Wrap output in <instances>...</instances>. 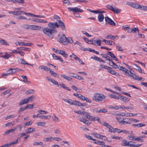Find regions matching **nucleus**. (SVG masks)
Segmentation results:
<instances>
[{"instance_id": "55", "label": "nucleus", "mask_w": 147, "mask_h": 147, "mask_svg": "<svg viewBox=\"0 0 147 147\" xmlns=\"http://www.w3.org/2000/svg\"><path fill=\"white\" fill-rule=\"evenodd\" d=\"M102 125L105 126V127H107L108 128L109 127H111V125L109 124L108 123H107L105 122H104L102 123H101Z\"/></svg>"}, {"instance_id": "40", "label": "nucleus", "mask_w": 147, "mask_h": 147, "mask_svg": "<svg viewBox=\"0 0 147 147\" xmlns=\"http://www.w3.org/2000/svg\"><path fill=\"white\" fill-rule=\"evenodd\" d=\"M122 28L125 30L127 31L129 33H130L131 29L129 27H125L124 26H123Z\"/></svg>"}, {"instance_id": "21", "label": "nucleus", "mask_w": 147, "mask_h": 147, "mask_svg": "<svg viewBox=\"0 0 147 147\" xmlns=\"http://www.w3.org/2000/svg\"><path fill=\"white\" fill-rule=\"evenodd\" d=\"M16 129L17 128L15 127L10 130L6 131L4 132L5 134H4V135H5L7 134H9L10 133H12L13 131L16 130Z\"/></svg>"}, {"instance_id": "41", "label": "nucleus", "mask_w": 147, "mask_h": 147, "mask_svg": "<svg viewBox=\"0 0 147 147\" xmlns=\"http://www.w3.org/2000/svg\"><path fill=\"white\" fill-rule=\"evenodd\" d=\"M116 119L120 123L122 124L123 119V118H121L120 117H117Z\"/></svg>"}, {"instance_id": "7", "label": "nucleus", "mask_w": 147, "mask_h": 147, "mask_svg": "<svg viewBox=\"0 0 147 147\" xmlns=\"http://www.w3.org/2000/svg\"><path fill=\"white\" fill-rule=\"evenodd\" d=\"M60 17L57 16V15H54L53 16V19H55V20H57V22H53V23H57V24H58V25H59V24H60L59 22H62L63 25H64V26L65 27V30H63V31H66V28H65V25L64 24V23H63V22L62 21H61V20H60Z\"/></svg>"}, {"instance_id": "2", "label": "nucleus", "mask_w": 147, "mask_h": 147, "mask_svg": "<svg viewBox=\"0 0 147 147\" xmlns=\"http://www.w3.org/2000/svg\"><path fill=\"white\" fill-rule=\"evenodd\" d=\"M119 69L120 70L123 71L125 73V75L131 77L135 80L139 81L142 80L143 79H144L143 81L144 80V79L142 77H140L135 74L132 73L130 71V74H129V70L123 67L120 66Z\"/></svg>"}, {"instance_id": "11", "label": "nucleus", "mask_w": 147, "mask_h": 147, "mask_svg": "<svg viewBox=\"0 0 147 147\" xmlns=\"http://www.w3.org/2000/svg\"><path fill=\"white\" fill-rule=\"evenodd\" d=\"M57 86L59 87H62L63 88L65 89L66 90H67L69 91H71V89L68 88V87H67L63 83H61V84H57Z\"/></svg>"}, {"instance_id": "39", "label": "nucleus", "mask_w": 147, "mask_h": 147, "mask_svg": "<svg viewBox=\"0 0 147 147\" xmlns=\"http://www.w3.org/2000/svg\"><path fill=\"white\" fill-rule=\"evenodd\" d=\"M120 95H119V96H117L115 94H111L110 96L111 98H114L116 100H119L120 98Z\"/></svg>"}, {"instance_id": "57", "label": "nucleus", "mask_w": 147, "mask_h": 147, "mask_svg": "<svg viewBox=\"0 0 147 147\" xmlns=\"http://www.w3.org/2000/svg\"><path fill=\"white\" fill-rule=\"evenodd\" d=\"M33 106L34 105L32 104H29L27 105L26 107H27V109L28 108L30 109H33Z\"/></svg>"}, {"instance_id": "12", "label": "nucleus", "mask_w": 147, "mask_h": 147, "mask_svg": "<svg viewBox=\"0 0 147 147\" xmlns=\"http://www.w3.org/2000/svg\"><path fill=\"white\" fill-rule=\"evenodd\" d=\"M146 125L145 124H142V123H135L132 124V126L136 128H139L142 127L144 126H145Z\"/></svg>"}, {"instance_id": "64", "label": "nucleus", "mask_w": 147, "mask_h": 147, "mask_svg": "<svg viewBox=\"0 0 147 147\" xmlns=\"http://www.w3.org/2000/svg\"><path fill=\"white\" fill-rule=\"evenodd\" d=\"M94 143L98 144L99 145H103V144H105V143L103 142L100 141H97L96 142H94Z\"/></svg>"}, {"instance_id": "5", "label": "nucleus", "mask_w": 147, "mask_h": 147, "mask_svg": "<svg viewBox=\"0 0 147 147\" xmlns=\"http://www.w3.org/2000/svg\"><path fill=\"white\" fill-rule=\"evenodd\" d=\"M57 38L59 42L65 45L67 44V38L64 34H59L57 36Z\"/></svg>"}, {"instance_id": "52", "label": "nucleus", "mask_w": 147, "mask_h": 147, "mask_svg": "<svg viewBox=\"0 0 147 147\" xmlns=\"http://www.w3.org/2000/svg\"><path fill=\"white\" fill-rule=\"evenodd\" d=\"M123 106L122 105H119V106H115L114 107H112L113 108H114L115 109H116L118 110L120 109H123Z\"/></svg>"}, {"instance_id": "22", "label": "nucleus", "mask_w": 147, "mask_h": 147, "mask_svg": "<svg viewBox=\"0 0 147 147\" xmlns=\"http://www.w3.org/2000/svg\"><path fill=\"white\" fill-rule=\"evenodd\" d=\"M10 2L17 3L20 4H23L24 2V0H10Z\"/></svg>"}, {"instance_id": "20", "label": "nucleus", "mask_w": 147, "mask_h": 147, "mask_svg": "<svg viewBox=\"0 0 147 147\" xmlns=\"http://www.w3.org/2000/svg\"><path fill=\"white\" fill-rule=\"evenodd\" d=\"M46 78L49 81L51 82L55 85H57V84H58V82H57L55 81V80L51 78H50L48 77H47Z\"/></svg>"}, {"instance_id": "49", "label": "nucleus", "mask_w": 147, "mask_h": 147, "mask_svg": "<svg viewBox=\"0 0 147 147\" xmlns=\"http://www.w3.org/2000/svg\"><path fill=\"white\" fill-rule=\"evenodd\" d=\"M130 33L135 32L136 31H139V29L137 28H130Z\"/></svg>"}, {"instance_id": "42", "label": "nucleus", "mask_w": 147, "mask_h": 147, "mask_svg": "<svg viewBox=\"0 0 147 147\" xmlns=\"http://www.w3.org/2000/svg\"><path fill=\"white\" fill-rule=\"evenodd\" d=\"M87 104L86 103H81L79 101H78L77 104V106L78 107H81V106H86Z\"/></svg>"}, {"instance_id": "23", "label": "nucleus", "mask_w": 147, "mask_h": 147, "mask_svg": "<svg viewBox=\"0 0 147 147\" xmlns=\"http://www.w3.org/2000/svg\"><path fill=\"white\" fill-rule=\"evenodd\" d=\"M141 5L138 3H133L132 7L136 9H140Z\"/></svg>"}, {"instance_id": "1", "label": "nucleus", "mask_w": 147, "mask_h": 147, "mask_svg": "<svg viewBox=\"0 0 147 147\" xmlns=\"http://www.w3.org/2000/svg\"><path fill=\"white\" fill-rule=\"evenodd\" d=\"M59 25L57 23L51 22L47 24L48 27L42 28V31L44 34L51 38H53L54 34L57 32L55 28L59 27L62 30H65L63 24L61 22H59Z\"/></svg>"}, {"instance_id": "4", "label": "nucleus", "mask_w": 147, "mask_h": 147, "mask_svg": "<svg viewBox=\"0 0 147 147\" xmlns=\"http://www.w3.org/2000/svg\"><path fill=\"white\" fill-rule=\"evenodd\" d=\"M85 117H86V119H88L89 120L93 121H97L98 122L101 123V122L99 117L92 116L88 113H87Z\"/></svg>"}, {"instance_id": "3", "label": "nucleus", "mask_w": 147, "mask_h": 147, "mask_svg": "<svg viewBox=\"0 0 147 147\" xmlns=\"http://www.w3.org/2000/svg\"><path fill=\"white\" fill-rule=\"evenodd\" d=\"M94 100L97 102L102 101L106 98V96L103 94L99 93H95L94 96Z\"/></svg>"}, {"instance_id": "13", "label": "nucleus", "mask_w": 147, "mask_h": 147, "mask_svg": "<svg viewBox=\"0 0 147 147\" xmlns=\"http://www.w3.org/2000/svg\"><path fill=\"white\" fill-rule=\"evenodd\" d=\"M131 118H126L123 119L122 124L125 125L127 124H131Z\"/></svg>"}, {"instance_id": "56", "label": "nucleus", "mask_w": 147, "mask_h": 147, "mask_svg": "<svg viewBox=\"0 0 147 147\" xmlns=\"http://www.w3.org/2000/svg\"><path fill=\"white\" fill-rule=\"evenodd\" d=\"M32 43H26L24 42H22L21 46H30L31 45Z\"/></svg>"}, {"instance_id": "34", "label": "nucleus", "mask_w": 147, "mask_h": 147, "mask_svg": "<svg viewBox=\"0 0 147 147\" xmlns=\"http://www.w3.org/2000/svg\"><path fill=\"white\" fill-rule=\"evenodd\" d=\"M0 44L2 45H9V44L8 43L6 40L3 39L1 40Z\"/></svg>"}, {"instance_id": "17", "label": "nucleus", "mask_w": 147, "mask_h": 147, "mask_svg": "<svg viewBox=\"0 0 147 147\" xmlns=\"http://www.w3.org/2000/svg\"><path fill=\"white\" fill-rule=\"evenodd\" d=\"M33 21H35L37 22L43 24H45L47 22V21L37 18H35V19L33 20Z\"/></svg>"}, {"instance_id": "37", "label": "nucleus", "mask_w": 147, "mask_h": 147, "mask_svg": "<svg viewBox=\"0 0 147 147\" xmlns=\"http://www.w3.org/2000/svg\"><path fill=\"white\" fill-rule=\"evenodd\" d=\"M129 142L126 140H124L122 141V143L121 144V145L123 146H128Z\"/></svg>"}, {"instance_id": "9", "label": "nucleus", "mask_w": 147, "mask_h": 147, "mask_svg": "<svg viewBox=\"0 0 147 147\" xmlns=\"http://www.w3.org/2000/svg\"><path fill=\"white\" fill-rule=\"evenodd\" d=\"M30 26L29 29L33 30H40L42 28L41 26L37 25H30Z\"/></svg>"}, {"instance_id": "32", "label": "nucleus", "mask_w": 147, "mask_h": 147, "mask_svg": "<svg viewBox=\"0 0 147 147\" xmlns=\"http://www.w3.org/2000/svg\"><path fill=\"white\" fill-rule=\"evenodd\" d=\"M73 95L75 96H76L81 99L82 100L83 99V98H84V96L82 95V94H76V93H74L73 94Z\"/></svg>"}, {"instance_id": "58", "label": "nucleus", "mask_w": 147, "mask_h": 147, "mask_svg": "<svg viewBox=\"0 0 147 147\" xmlns=\"http://www.w3.org/2000/svg\"><path fill=\"white\" fill-rule=\"evenodd\" d=\"M43 145V143L42 142H34L33 143V145L34 146H37L38 145Z\"/></svg>"}, {"instance_id": "33", "label": "nucleus", "mask_w": 147, "mask_h": 147, "mask_svg": "<svg viewBox=\"0 0 147 147\" xmlns=\"http://www.w3.org/2000/svg\"><path fill=\"white\" fill-rule=\"evenodd\" d=\"M121 9H119L118 8H114L112 11L114 13H118L121 11Z\"/></svg>"}, {"instance_id": "25", "label": "nucleus", "mask_w": 147, "mask_h": 147, "mask_svg": "<svg viewBox=\"0 0 147 147\" xmlns=\"http://www.w3.org/2000/svg\"><path fill=\"white\" fill-rule=\"evenodd\" d=\"M98 21L100 22L103 21L104 18V15L102 14H99L98 17Z\"/></svg>"}, {"instance_id": "61", "label": "nucleus", "mask_w": 147, "mask_h": 147, "mask_svg": "<svg viewBox=\"0 0 147 147\" xmlns=\"http://www.w3.org/2000/svg\"><path fill=\"white\" fill-rule=\"evenodd\" d=\"M16 18L18 19H21V20H27V18L25 17H24L23 16H17L16 17Z\"/></svg>"}, {"instance_id": "19", "label": "nucleus", "mask_w": 147, "mask_h": 147, "mask_svg": "<svg viewBox=\"0 0 147 147\" xmlns=\"http://www.w3.org/2000/svg\"><path fill=\"white\" fill-rule=\"evenodd\" d=\"M60 76L64 79L69 81H71L72 80V79L71 77H70L67 76H66L64 74H61L60 75Z\"/></svg>"}, {"instance_id": "62", "label": "nucleus", "mask_w": 147, "mask_h": 147, "mask_svg": "<svg viewBox=\"0 0 147 147\" xmlns=\"http://www.w3.org/2000/svg\"><path fill=\"white\" fill-rule=\"evenodd\" d=\"M50 73L52 74L53 76L54 77H57V76L58 75V77H59V75L55 73V72H54L53 71L50 70Z\"/></svg>"}, {"instance_id": "36", "label": "nucleus", "mask_w": 147, "mask_h": 147, "mask_svg": "<svg viewBox=\"0 0 147 147\" xmlns=\"http://www.w3.org/2000/svg\"><path fill=\"white\" fill-rule=\"evenodd\" d=\"M133 65H134L135 66H136L137 68L136 69L137 70H138V71L139 72L141 73H142L143 72H142V70L141 69V68L138 65H137L136 64H134Z\"/></svg>"}, {"instance_id": "10", "label": "nucleus", "mask_w": 147, "mask_h": 147, "mask_svg": "<svg viewBox=\"0 0 147 147\" xmlns=\"http://www.w3.org/2000/svg\"><path fill=\"white\" fill-rule=\"evenodd\" d=\"M0 54L3 55L1 56V57L6 59H7L9 58L11 56L10 54H8L7 52H4V53H0Z\"/></svg>"}, {"instance_id": "59", "label": "nucleus", "mask_w": 147, "mask_h": 147, "mask_svg": "<svg viewBox=\"0 0 147 147\" xmlns=\"http://www.w3.org/2000/svg\"><path fill=\"white\" fill-rule=\"evenodd\" d=\"M27 109V107H21L20 108L19 110L18 111V112L20 113L21 112L25 110L26 109Z\"/></svg>"}, {"instance_id": "60", "label": "nucleus", "mask_w": 147, "mask_h": 147, "mask_svg": "<svg viewBox=\"0 0 147 147\" xmlns=\"http://www.w3.org/2000/svg\"><path fill=\"white\" fill-rule=\"evenodd\" d=\"M64 51L62 50H57L55 52L56 53H58L59 54H60L61 55H63V53L64 52Z\"/></svg>"}, {"instance_id": "47", "label": "nucleus", "mask_w": 147, "mask_h": 147, "mask_svg": "<svg viewBox=\"0 0 147 147\" xmlns=\"http://www.w3.org/2000/svg\"><path fill=\"white\" fill-rule=\"evenodd\" d=\"M106 38L114 40V36L111 34H109L106 36Z\"/></svg>"}, {"instance_id": "54", "label": "nucleus", "mask_w": 147, "mask_h": 147, "mask_svg": "<svg viewBox=\"0 0 147 147\" xmlns=\"http://www.w3.org/2000/svg\"><path fill=\"white\" fill-rule=\"evenodd\" d=\"M106 44L109 45H115V43L114 41L110 40H107V42L106 43Z\"/></svg>"}, {"instance_id": "45", "label": "nucleus", "mask_w": 147, "mask_h": 147, "mask_svg": "<svg viewBox=\"0 0 147 147\" xmlns=\"http://www.w3.org/2000/svg\"><path fill=\"white\" fill-rule=\"evenodd\" d=\"M121 132H122L123 133L125 134H130L132 133V131H127L125 130H121Z\"/></svg>"}, {"instance_id": "43", "label": "nucleus", "mask_w": 147, "mask_h": 147, "mask_svg": "<svg viewBox=\"0 0 147 147\" xmlns=\"http://www.w3.org/2000/svg\"><path fill=\"white\" fill-rule=\"evenodd\" d=\"M30 25L28 24H24L21 26V27L24 29H29Z\"/></svg>"}, {"instance_id": "15", "label": "nucleus", "mask_w": 147, "mask_h": 147, "mask_svg": "<svg viewBox=\"0 0 147 147\" xmlns=\"http://www.w3.org/2000/svg\"><path fill=\"white\" fill-rule=\"evenodd\" d=\"M119 99H120L121 100L125 102L129 101L130 100V98H128L125 96L121 95H120Z\"/></svg>"}, {"instance_id": "50", "label": "nucleus", "mask_w": 147, "mask_h": 147, "mask_svg": "<svg viewBox=\"0 0 147 147\" xmlns=\"http://www.w3.org/2000/svg\"><path fill=\"white\" fill-rule=\"evenodd\" d=\"M37 125L38 126H45L46 124V123L45 122H40L37 123Z\"/></svg>"}, {"instance_id": "26", "label": "nucleus", "mask_w": 147, "mask_h": 147, "mask_svg": "<svg viewBox=\"0 0 147 147\" xmlns=\"http://www.w3.org/2000/svg\"><path fill=\"white\" fill-rule=\"evenodd\" d=\"M74 112L75 113H76L78 114L81 115H85V116L86 115V113H87L85 111H82L81 110L78 111H74Z\"/></svg>"}, {"instance_id": "44", "label": "nucleus", "mask_w": 147, "mask_h": 147, "mask_svg": "<svg viewBox=\"0 0 147 147\" xmlns=\"http://www.w3.org/2000/svg\"><path fill=\"white\" fill-rule=\"evenodd\" d=\"M35 98V96L34 95H32L27 98L28 99V102L29 101L33 100Z\"/></svg>"}, {"instance_id": "27", "label": "nucleus", "mask_w": 147, "mask_h": 147, "mask_svg": "<svg viewBox=\"0 0 147 147\" xmlns=\"http://www.w3.org/2000/svg\"><path fill=\"white\" fill-rule=\"evenodd\" d=\"M53 140V138L51 136L49 137H47L44 138L43 141L45 142L52 141Z\"/></svg>"}, {"instance_id": "38", "label": "nucleus", "mask_w": 147, "mask_h": 147, "mask_svg": "<svg viewBox=\"0 0 147 147\" xmlns=\"http://www.w3.org/2000/svg\"><path fill=\"white\" fill-rule=\"evenodd\" d=\"M86 117H84L83 116L82 117V118H80L79 119V120L80 121H81L85 124L86 123V122H88L87 120L86 119Z\"/></svg>"}, {"instance_id": "53", "label": "nucleus", "mask_w": 147, "mask_h": 147, "mask_svg": "<svg viewBox=\"0 0 147 147\" xmlns=\"http://www.w3.org/2000/svg\"><path fill=\"white\" fill-rule=\"evenodd\" d=\"M67 44H68V43H73V40L71 37H68V38H67Z\"/></svg>"}, {"instance_id": "28", "label": "nucleus", "mask_w": 147, "mask_h": 147, "mask_svg": "<svg viewBox=\"0 0 147 147\" xmlns=\"http://www.w3.org/2000/svg\"><path fill=\"white\" fill-rule=\"evenodd\" d=\"M107 111L106 109H100L99 110H96V113H105L107 112Z\"/></svg>"}, {"instance_id": "63", "label": "nucleus", "mask_w": 147, "mask_h": 147, "mask_svg": "<svg viewBox=\"0 0 147 147\" xmlns=\"http://www.w3.org/2000/svg\"><path fill=\"white\" fill-rule=\"evenodd\" d=\"M100 67H102L103 68L106 69H109L110 68V67H108L107 65H100Z\"/></svg>"}, {"instance_id": "48", "label": "nucleus", "mask_w": 147, "mask_h": 147, "mask_svg": "<svg viewBox=\"0 0 147 147\" xmlns=\"http://www.w3.org/2000/svg\"><path fill=\"white\" fill-rule=\"evenodd\" d=\"M35 92V91L33 89H30L26 92V94H33Z\"/></svg>"}, {"instance_id": "29", "label": "nucleus", "mask_w": 147, "mask_h": 147, "mask_svg": "<svg viewBox=\"0 0 147 147\" xmlns=\"http://www.w3.org/2000/svg\"><path fill=\"white\" fill-rule=\"evenodd\" d=\"M52 118L53 121L55 122H59L60 121V119L57 117L55 114L53 115V116L52 117Z\"/></svg>"}, {"instance_id": "35", "label": "nucleus", "mask_w": 147, "mask_h": 147, "mask_svg": "<svg viewBox=\"0 0 147 147\" xmlns=\"http://www.w3.org/2000/svg\"><path fill=\"white\" fill-rule=\"evenodd\" d=\"M93 135L97 138L102 139V137H103V136L99 134L94 133L93 134Z\"/></svg>"}, {"instance_id": "18", "label": "nucleus", "mask_w": 147, "mask_h": 147, "mask_svg": "<svg viewBox=\"0 0 147 147\" xmlns=\"http://www.w3.org/2000/svg\"><path fill=\"white\" fill-rule=\"evenodd\" d=\"M28 103V99L27 98H25L21 101L19 103V105L20 106Z\"/></svg>"}, {"instance_id": "24", "label": "nucleus", "mask_w": 147, "mask_h": 147, "mask_svg": "<svg viewBox=\"0 0 147 147\" xmlns=\"http://www.w3.org/2000/svg\"><path fill=\"white\" fill-rule=\"evenodd\" d=\"M35 131L34 128L32 127H30L26 130V131L27 134L32 133Z\"/></svg>"}, {"instance_id": "14", "label": "nucleus", "mask_w": 147, "mask_h": 147, "mask_svg": "<svg viewBox=\"0 0 147 147\" xmlns=\"http://www.w3.org/2000/svg\"><path fill=\"white\" fill-rule=\"evenodd\" d=\"M18 138L14 142H12L7 144H5L3 145V147H9L12 145H13L15 144H16L18 142Z\"/></svg>"}, {"instance_id": "6", "label": "nucleus", "mask_w": 147, "mask_h": 147, "mask_svg": "<svg viewBox=\"0 0 147 147\" xmlns=\"http://www.w3.org/2000/svg\"><path fill=\"white\" fill-rule=\"evenodd\" d=\"M62 100L71 105H74L77 106L78 101L76 100H74L71 99H67L65 98H62Z\"/></svg>"}, {"instance_id": "31", "label": "nucleus", "mask_w": 147, "mask_h": 147, "mask_svg": "<svg viewBox=\"0 0 147 147\" xmlns=\"http://www.w3.org/2000/svg\"><path fill=\"white\" fill-rule=\"evenodd\" d=\"M39 117L41 119H51V117L50 115H39Z\"/></svg>"}, {"instance_id": "8", "label": "nucleus", "mask_w": 147, "mask_h": 147, "mask_svg": "<svg viewBox=\"0 0 147 147\" xmlns=\"http://www.w3.org/2000/svg\"><path fill=\"white\" fill-rule=\"evenodd\" d=\"M105 19L106 22L110 25L113 26H115V22L108 17H105Z\"/></svg>"}, {"instance_id": "51", "label": "nucleus", "mask_w": 147, "mask_h": 147, "mask_svg": "<svg viewBox=\"0 0 147 147\" xmlns=\"http://www.w3.org/2000/svg\"><path fill=\"white\" fill-rule=\"evenodd\" d=\"M113 5H107V7L109 9H110L112 11L113 10L114 7H113Z\"/></svg>"}, {"instance_id": "30", "label": "nucleus", "mask_w": 147, "mask_h": 147, "mask_svg": "<svg viewBox=\"0 0 147 147\" xmlns=\"http://www.w3.org/2000/svg\"><path fill=\"white\" fill-rule=\"evenodd\" d=\"M17 49L20 50H24L25 51H30V49L29 48H27L24 47H19L17 48Z\"/></svg>"}, {"instance_id": "46", "label": "nucleus", "mask_w": 147, "mask_h": 147, "mask_svg": "<svg viewBox=\"0 0 147 147\" xmlns=\"http://www.w3.org/2000/svg\"><path fill=\"white\" fill-rule=\"evenodd\" d=\"M83 11V10L82 9L78 8L77 7H75V13H82Z\"/></svg>"}, {"instance_id": "16", "label": "nucleus", "mask_w": 147, "mask_h": 147, "mask_svg": "<svg viewBox=\"0 0 147 147\" xmlns=\"http://www.w3.org/2000/svg\"><path fill=\"white\" fill-rule=\"evenodd\" d=\"M134 143V142L132 141H130L129 142L128 146H129L131 147H139V146L141 145V144H133Z\"/></svg>"}]
</instances>
